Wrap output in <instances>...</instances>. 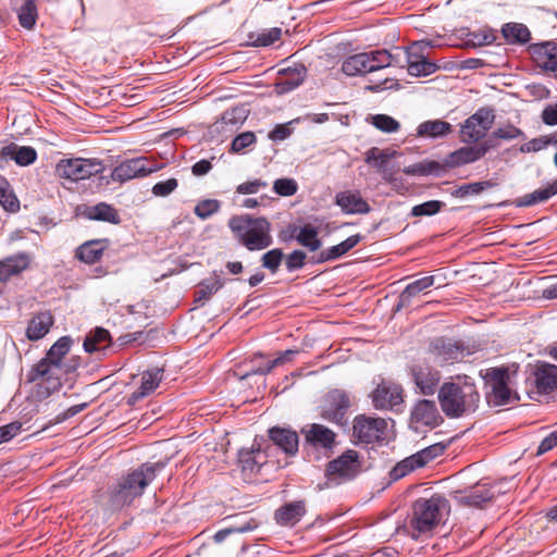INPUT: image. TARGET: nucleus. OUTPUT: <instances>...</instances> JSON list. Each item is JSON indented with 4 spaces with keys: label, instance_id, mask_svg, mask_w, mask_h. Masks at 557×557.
Returning a JSON list of instances; mask_svg holds the SVG:
<instances>
[{
    "label": "nucleus",
    "instance_id": "obj_13",
    "mask_svg": "<svg viewBox=\"0 0 557 557\" xmlns=\"http://www.w3.org/2000/svg\"><path fill=\"white\" fill-rule=\"evenodd\" d=\"M349 407L348 394L342 389H333L325 396L321 417L329 422L341 424Z\"/></svg>",
    "mask_w": 557,
    "mask_h": 557
},
{
    "label": "nucleus",
    "instance_id": "obj_40",
    "mask_svg": "<svg viewBox=\"0 0 557 557\" xmlns=\"http://www.w3.org/2000/svg\"><path fill=\"white\" fill-rule=\"evenodd\" d=\"M451 132V125L441 120L426 121L419 125L418 135L421 137H444Z\"/></svg>",
    "mask_w": 557,
    "mask_h": 557
},
{
    "label": "nucleus",
    "instance_id": "obj_39",
    "mask_svg": "<svg viewBox=\"0 0 557 557\" xmlns=\"http://www.w3.org/2000/svg\"><path fill=\"white\" fill-rule=\"evenodd\" d=\"M396 151L372 147L366 153V162L374 166L380 173L386 171L387 162L396 156Z\"/></svg>",
    "mask_w": 557,
    "mask_h": 557
},
{
    "label": "nucleus",
    "instance_id": "obj_32",
    "mask_svg": "<svg viewBox=\"0 0 557 557\" xmlns=\"http://www.w3.org/2000/svg\"><path fill=\"white\" fill-rule=\"evenodd\" d=\"M502 35L508 45H525L531 40V32L522 23H505L502 26Z\"/></svg>",
    "mask_w": 557,
    "mask_h": 557
},
{
    "label": "nucleus",
    "instance_id": "obj_34",
    "mask_svg": "<svg viewBox=\"0 0 557 557\" xmlns=\"http://www.w3.org/2000/svg\"><path fill=\"white\" fill-rule=\"evenodd\" d=\"M53 324V317L50 312H40L32 318L26 329V336L29 341L42 338Z\"/></svg>",
    "mask_w": 557,
    "mask_h": 557
},
{
    "label": "nucleus",
    "instance_id": "obj_6",
    "mask_svg": "<svg viewBox=\"0 0 557 557\" xmlns=\"http://www.w3.org/2000/svg\"><path fill=\"white\" fill-rule=\"evenodd\" d=\"M431 40H419L404 52L407 71L411 76H428L438 70V65L428 59V50L433 48Z\"/></svg>",
    "mask_w": 557,
    "mask_h": 557
},
{
    "label": "nucleus",
    "instance_id": "obj_43",
    "mask_svg": "<svg viewBox=\"0 0 557 557\" xmlns=\"http://www.w3.org/2000/svg\"><path fill=\"white\" fill-rule=\"evenodd\" d=\"M319 231L311 224H306L300 227L296 235V240L299 245L306 247L310 251H317L321 248L322 242L318 238Z\"/></svg>",
    "mask_w": 557,
    "mask_h": 557
},
{
    "label": "nucleus",
    "instance_id": "obj_35",
    "mask_svg": "<svg viewBox=\"0 0 557 557\" xmlns=\"http://www.w3.org/2000/svg\"><path fill=\"white\" fill-rule=\"evenodd\" d=\"M84 214L89 220L103 221L112 224H119L121 221L117 211L112 206L104 202L87 207Z\"/></svg>",
    "mask_w": 557,
    "mask_h": 557
},
{
    "label": "nucleus",
    "instance_id": "obj_63",
    "mask_svg": "<svg viewBox=\"0 0 557 557\" xmlns=\"http://www.w3.org/2000/svg\"><path fill=\"white\" fill-rule=\"evenodd\" d=\"M306 253L301 250H294L286 258V268L289 272L301 269L305 264Z\"/></svg>",
    "mask_w": 557,
    "mask_h": 557
},
{
    "label": "nucleus",
    "instance_id": "obj_45",
    "mask_svg": "<svg viewBox=\"0 0 557 557\" xmlns=\"http://www.w3.org/2000/svg\"><path fill=\"white\" fill-rule=\"evenodd\" d=\"M422 468L414 455H411L399 461L391 471L389 478L392 481H398L412 472L413 470Z\"/></svg>",
    "mask_w": 557,
    "mask_h": 557
},
{
    "label": "nucleus",
    "instance_id": "obj_29",
    "mask_svg": "<svg viewBox=\"0 0 557 557\" xmlns=\"http://www.w3.org/2000/svg\"><path fill=\"white\" fill-rule=\"evenodd\" d=\"M112 338L110 332L103 327L97 326L86 335L83 346L85 351L89 354H103L108 348H110Z\"/></svg>",
    "mask_w": 557,
    "mask_h": 557
},
{
    "label": "nucleus",
    "instance_id": "obj_47",
    "mask_svg": "<svg viewBox=\"0 0 557 557\" xmlns=\"http://www.w3.org/2000/svg\"><path fill=\"white\" fill-rule=\"evenodd\" d=\"M18 22L26 29L33 28L37 18V9L32 0H24V3L17 11Z\"/></svg>",
    "mask_w": 557,
    "mask_h": 557
},
{
    "label": "nucleus",
    "instance_id": "obj_60",
    "mask_svg": "<svg viewBox=\"0 0 557 557\" xmlns=\"http://www.w3.org/2000/svg\"><path fill=\"white\" fill-rule=\"evenodd\" d=\"M178 186L176 178H169L166 181L158 182L152 187V194L157 197H166L172 194Z\"/></svg>",
    "mask_w": 557,
    "mask_h": 557
},
{
    "label": "nucleus",
    "instance_id": "obj_31",
    "mask_svg": "<svg viewBox=\"0 0 557 557\" xmlns=\"http://www.w3.org/2000/svg\"><path fill=\"white\" fill-rule=\"evenodd\" d=\"M367 54L370 59L368 66V71H370V73L392 65H398L400 67L405 66L400 61V53L394 54L387 50H375L367 52Z\"/></svg>",
    "mask_w": 557,
    "mask_h": 557
},
{
    "label": "nucleus",
    "instance_id": "obj_9",
    "mask_svg": "<svg viewBox=\"0 0 557 557\" xmlns=\"http://www.w3.org/2000/svg\"><path fill=\"white\" fill-rule=\"evenodd\" d=\"M360 469L359 454L354 449H348L329 462L325 474L330 481L339 484L356 478Z\"/></svg>",
    "mask_w": 557,
    "mask_h": 557
},
{
    "label": "nucleus",
    "instance_id": "obj_53",
    "mask_svg": "<svg viewBox=\"0 0 557 557\" xmlns=\"http://www.w3.org/2000/svg\"><path fill=\"white\" fill-rule=\"evenodd\" d=\"M517 138L524 139L525 138L524 133L520 128H518L511 124H507L505 126L498 127L491 135V140L492 139L512 140V139H517Z\"/></svg>",
    "mask_w": 557,
    "mask_h": 557
},
{
    "label": "nucleus",
    "instance_id": "obj_20",
    "mask_svg": "<svg viewBox=\"0 0 557 557\" xmlns=\"http://www.w3.org/2000/svg\"><path fill=\"white\" fill-rule=\"evenodd\" d=\"M416 386L423 395H433L441 381V373L428 364L417 366L412 369Z\"/></svg>",
    "mask_w": 557,
    "mask_h": 557
},
{
    "label": "nucleus",
    "instance_id": "obj_48",
    "mask_svg": "<svg viewBox=\"0 0 557 557\" xmlns=\"http://www.w3.org/2000/svg\"><path fill=\"white\" fill-rule=\"evenodd\" d=\"M239 463L244 471L249 472H259L260 468L263 463L262 455L260 450L258 451H240L239 454Z\"/></svg>",
    "mask_w": 557,
    "mask_h": 557
},
{
    "label": "nucleus",
    "instance_id": "obj_10",
    "mask_svg": "<svg viewBox=\"0 0 557 557\" xmlns=\"http://www.w3.org/2000/svg\"><path fill=\"white\" fill-rule=\"evenodd\" d=\"M430 354L440 366L462 361L470 355L469 349L459 341L437 337L430 344Z\"/></svg>",
    "mask_w": 557,
    "mask_h": 557
},
{
    "label": "nucleus",
    "instance_id": "obj_3",
    "mask_svg": "<svg viewBox=\"0 0 557 557\" xmlns=\"http://www.w3.org/2000/svg\"><path fill=\"white\" fill-rule=\"evenodd\" d=\"M235 238L248 250H262L273 244L271 223L263 216L234 215L227 223Z\"/></svg>",
    "mask_w": 557,
    "mask_h": 557
},
{
    "label": "nucleus",
    "instance_id": "obj_46",
    "mask_svg": "<svg viewBox=\"0 0 557 557\" xmlns=\"http://www.w3.org/2000/svg\"><path fill=\"white\" fill-rule=\"evenodd\" d=\"M282 29L273 27L270 29H263L260 33L251 34L249 36L250 44L255 47H267L274 44L281 38Z\"/></svg>",
    "mask_w": 557,
    "mask_h": 557
},
{
    "label": "nucleus",
    "instance_id": "obj_49",
    "mask_svg": "<svg viewBox=\"0 0 557 557\" xmlns=\"http://www.w3.org/2000/svg\"><path fill=\"white\" fill-rule=\"evenodd\" d=\"M0 203L4 209L10 210L12 212L18 209V202L16 197L13 195L10 189V185L8 181L0 175Z\"/></svg>",
    "mask_w": 557,
    "mask_h": 557
},
{
    "label": "nucleus",
    "instance_id": "obj_50",
    "mask_svg": "<svg viewBox=\"0 0 557 557\" xmlns=\"http://www.w3.org/2000/svg\"><path fill=\"white\" fill-rule=\"evenodd\" d=\"M221 208V202L216 199H205L199 201L195 209L194 213L201 220H207L212 216L214 213L219 212Z\"/></svg>",
    "mask_w": 557,
    "mask_h": 557
},
{
    "label": "nucleus",
    "instance_id": "obj_2",
    "mask_svg": "<svg viewBox=\"0 0 557 557\" xmlns=\"http://www.w3.org/2000/svg\"><path fill=\"white\" fill-rule=\"evenodd\" d=\"M438 404L447 418L457 419L473 413L480 403L475 385L467 380L445 382L437 393Z\"/></svg>",
    "mask_w": 557,
    "mask_h": 557
},
{
    "label": "nucleus",
    "instance_id": "obj_23",
    "mask_svg": "<svg viewBox=\"0 0 557 557\" xmlns=\"http://www.w3.org/2000/svg\"><path fill=\"white\" fill-rule=\"evenodd\" d=\"M307 512L305 500H295L287 503L274 512L275 521L282 527H294Z\"/></svg>",
    "mask_w": 557,
    "mask_h": 557
},
{
    "label": "nucleus",
    "instance_id": "obj_58",
    "mask_svg": "<svg viewBox=\"0 0 557 557\" xmlns=\"http://www.w3.org/2000/svg\"><path fill=\"white\" fill-rule=\"evenodd\" d=\"M444 450V446L440 445H431L426 448L421 449L420 451L413 454L421 465V467H424L428 462L435 459L437 456H440Z\"/></svg>",
    "mask_w": 557,
    "mask_h": 557
},
{
    "label": "nucleus",
    "instance_id": "obj_5",
    "mask_svg": "<svg viewBox=\"0 0 557 557\" xmlns=\"http://www.w3.org/2000/svg\"><path fill=\"white\" fill-rule=\"evenodd\" d=\"M486 392V400L492 406H504L519 399L508 386L509 372L505 368H492L483 375Z\"/></svg>",
    "mask_w": 557,
    "mask_h": 557
},
{
    "label": "nucleus",
    "instance_id": "obj_44",
    "mask_svg": "<svg viewBox=\"0 0 557 557\" xmlns=\"http://www.w3.org/2000/svg\"><path fill=\"white\" fill-rule=\"evenodd\" d=\"M537 63L547 71H557V44L545 42L541 46L537 55Z\"/></svg>",
    "mask_w": 557,
    "mask_h": 557
},
{
    "label": "nucleus",
    "instance_id": "obj_33",
    "mask_svg": "<svg viewBox=\"0 0 557 557\" xmlns=\"http://www.w3.org/2000/svg\"><path fill=\"white\" fill-rule=\"evenodd\" d=\"M557 195V178L548 183L546 186L535 189L532 193L525 194L517 199L518 207H532L542 203Z\"/></svg>",
    "mask_w": 557,
    "mask_h": 557
},
{
    "label": "nucleus",
    "instance_id": "obj_17",
    "mask_svg": "<svg viewBox=\"0 0 557 557\" xmlns=\"http://www.w3.org/2000/svg\"><path fill=\"white\" fill-rule=\"evenodd\" d=\"M403 389L399 385L382 382L372 392V403L376 409H391L403 401Z\"/></svg>",
    "mask_w": 557,
    "mask_h": 557
},
{
    "label": "nucleus",
    "instance_id": "obj_42",
    "mask_svg": "<svg viewBox=\"0 0 557 557\" xmlns=\"http://www.w3.org/2000/svg\"><path fill=\"white\" fill-rule=\"evenodd\" d=\"M224 285V282L220 278V276L214 272L213 277L203 280L199 283L197 290L195 292V301L196 302H205L212 295H214L219 289H221Z\"/></svg>",
    "mask_w": 557,
    "mask_h": 557
},
{
    "label": "nucleus",
    "instance_id": "obj_61",
    "mask_svg": "<svg viewBox=\"0 0 557 557\" xmlns=\"http://www.w3.org/2000/svg\"><path fill=\"white\" fill-rule=\"evenodd\" d=\"M256 141V136L252 132H245L237 135L232 141V150L240 152L245 148L251 146Z\"/></svg>",
    "mask_w": 557,
    "mask_h": 557
},
{
    "label": "nucleus",
    "instance_id": "obj_38",
    "mask_svg": "<svg viewBox=\"0 0 557 557\" xmlns=\"http://www.w3.org/2000/svg\"><path fill=\"white\" fill-rule=\"evenodd\" d=\"M369 60L367 52L350 55L343 61L342 71L347 76L370 73V71H368Z\"/></svg>",
    "mask_w": 557,
    "mask_h": 557
},
{
    "label": "nucleus",
    "instance_id": "obj_52",
    "mask_svg": "<svg viewBox=\"0 0 557 557\" xmlns=\"http://www.w3.org/2000/svg\"><path fill=\"white\" fill-rule=\"evenodd\" d=\"M283 257H284L283 250L280 248H274L272 250H269L261 258L262 267L270 270L271 273L274 274L277 272V270L281 265Z\"/></svg>",
    "mask_w": 557,
    "mask_h": 557
},
{
    "label": "nucleus",
    "instance_id": "obj_16",
    "mask_svg": "<svg viewBox=\"0 0 557 557\" xmlns=\"http://www.w3.org/2000/svg\"><path fill=\"white\" fill-rule=\"evenodd\" d=\"M306 443L314 448L332 450L336 444V434L325 425L312 423L301 430Z\"/></svg>",
    "mask_w": 557,
    "mask_h": 557
},
{
    "label": "nucleus",
    "instance_id": "obj_15",
    "mask_svg": "<svg viewBox=\"0 0 557 557\" xmlns=\"http://www.w3.org/2000/svg\"><path fill=\"white\" fill-rule=\"evenodd\" d=\"M158 169L159 168H149L146 158H134L125 160L115 166L112 172V178L117 182H126L135 177L146 176L156 172Z\"/></svg>",
    "mask_w": 557,
    "mask_h": 557
},
{
    "label": "nucleus",
    "instance_id": "obj_30",
    "mask_svg": "<svg viewBox=\"0 0 557 557\" xmlns=\"http://www.w3.org/2000/svg\"><path fill=\"white\" fill-rule=\"evenodd\" d=\"M283 76L275 83V90L278 94H286L297 88L305 79L306 69L299 66L294 70L286 69L282 71Z\"/></svg>",
    "mask_w": 557,
    "mask_h": 557
},
{
    "label": "nucleus",
    "instance_id": "obj_36",
    "mask_svg": "<svg viewBox=\"0 0 557 557\" xmlns=\"http://www.w3.org/2000/svg\"><path fill=\"white\" fill-rule=\"evenodd\" d=\"M434 282L435 277L430 275L421 277L408 284L399 296V304L397 306V310H399L400 307L408 306L413 297H416L418 294L425 290L426 288L433 286Z\"/></svg>",
    "mask_w": 557,
    "mask_h": 557
},
{
    "label": "nucleus",
    "instance_id": "obj_7",
    "mask_svg": "<svg viewBox=\"0 0 557 557\" xmlns=\"http://www.w3.org/2000/svg\"><path fill=\"white\" fill-rule=\"evenodd\" d=\"M103 164L97 159H63L55 168L57 174L71 181L87 180L103 172Z\"/></svg>",
    "mask_w": 557,
    "mask_h": 557
},
{
    "label": "nucleus",
    "instance_id": "obj_21",
    "mask_svg": "<svg viewBox=\"0 0 557 557\" xmlns=\"http://www.w3.org/2000/svg\"><path fill=\"white\" fill-rule=\"evenodd\" d=\"M488 151L487 145L461 147L449 153L444 160L443 166L456 168L475 162Z\"/></svg>",
    "mask_w": 557,
    "mask_h": 557
},
{
    "label": "nucleus",
    "instance_id": "obj_22",
    "mask_svg": "<svg viewBox=\"0 0 557 557\" xmlns=\"http://www.w3.org/2000/svg\"><path fill=\"white\" fill-rule=\"evenodd\" d=\"M162 379L163 370L160 368L145 371L141 375L140 386L128 396L127 404L134 406L143 398L149 396L158 388Z\"/></svg>",
    "mask_w": 557,
    "mask_h": 557
},
{
    "label": "nucleus",
    "instance_id": "obj_41",
    "mask_svg": "<svg viewBox=\"0 0 557 557\" xmlns=\"http://www.w3.org/2000/svg\"><path fill=\"white\" fill-rule=\"evenodd\" d=\"M444 171L442 163L437 161L424 160L406 166L403 172L412 176L441 175Z\"/></svg>",
    "mask_w": 557,
    "mask_h": 557
},
{
    "label": "nucleus",
    "instance_id": "obj_24",
    "mask_svg": "<svg viewBox=\"0 0 557 557\" xmlns=\"http://www.w3.org/2000/svg\"><path fill=\"white\" fill-rule=\"evenodd\" d=\"M36 159L37 152L29 146H18L12 143L0 150V161L14 160L21 166H27L34 163Z\"/></svg>",
    "mask_w": 557,
    "mask_h": 557
},
{
    "label": "nucleus",
    "instance_id": "obj_62",
    "mask_svg": "<svg viewBox=\"0 0 557 557\" xmlns=\"http://www.w3.org/2000/svg\"><path fill=\"white\" fill-rule=\"evenodd\" d=\"M21 429L22 423L18 421H14L7 425L0 426V444L12 440L21 432Z\"/></svg>",
    "mask_w": 557,
    "mask_h": 557
},
{
    "label": "nucleus",
    "instance_id": "obj_51",
    "mask_svg": "<svg viewBox=\"0 0 557 557\" xmlns=\"http://www.w3.org/2000/svg\"><path fill=\"white\" fill-rule=\"evenodd\" d=\"M372 124L383 133H396L400 124L394 117L386 114H376L371 117Z\"/></svg>",
    "mask_w": 557,
    "mask_h": 557
},
{
    "label": "nucleus",
    "instance_id": "obj_25",
    "mask_svg": "<svg viewBox=\"0 0 557 557\" xmlns=\"http://www.w3.org/2000/svg\"><path fill=\"white\" fill-rule=\"evenodd\" d=\"M109 506L112 510H119L129 506L138 496V494L120 478L109 492Z\"/></svg>",
    "mask_w": 557,
    "mask_h": 557
},
{
    "label": "nucleus",
    "instance_id": "obj_1",
    "mask_svg": "<svg viewBox=\"0 0 557 557\" xmlns=\"http://www.w3.org/2000/svg\"><path fill=\"white\" fill-rule=\"evenodd\" d=\"M73 341L70 336L59 338L35 368L29 371L30 382L39 381L38 394L49 396L61 387L62 359L70 351Z\"/></svg>",
    "mask_w": 557,
    "mask_h": 557
},
{
    "label": "nucleus",
    "instance_id": "obj_26",
    "mask_svg": "<svg viewBox=\"0 0 557 557\" xmlns=\"http://www.w3.org/2000/svg\"><path fill=\"white\" fill-rule=\"evenodd\" d=\"M271 441L287 455L298 451V434L286 428L273 426L269 430Z\"/></svg>",
    "mask_w": 557,
    "mask_h": 557
},
{
    "label": "nucleus",
    "instance_id": "obj_8",
    "mask_svg": "<svg viewBox=\"0 0 557 557\" xmlns=\"http://www.w3.org/2000/svg\"><path fill=\"white\" fill-rule=\"evenodd\" d=\"M495 120L494 110L491 108H480L475 113L470 115L461 125V140L466 144H474L481 140Z\"/></svg>",
    "mask_w": 557,
    "mask_h": 557
},
{
    "label": "nucleus",
    "instance_id": "obj_12",
    "mask_svg": "<svg viewBox=\"0 0 557 557\" xmlns=\"http://www.w3.org/2000/svg\"><path fill=\"white\" fill-rule=\"evenodd\" d=\"M165 465L164 461L145 462L121 478L140 497L145 488L157 478V474L165 468Z\"/></svg>",
    "mask_w": 557,
    "mask_h": 557
},
{
    "label": "nucleus",
    "instance_id": "obj_64",
    "mask_svg": "<svg viewBox=\"0 0 557 557\" xmlns=\"http://www.w3.org/2000/svg\"><path fill=\"white\" fill-rule=\"evenodd\" d=\"M268 184L261 180H255L239 184L236 191L242 195L256 194L260 188L267 187Z\"/></svg>",
    "mask_w": 557,
    "mask_h": 557
},
{
    "label": "nucleus",
    "instance_id": "obj_19",
    "mask_svg": "<svg viewBox=\"0 0 557 557\" xmlns=\"http://www.w3.org/2000/svg\"><path fill=\"white\" fill-rule=\"evenodd\" d=\"M335 205L345 214H367L371 207L357 190H343L336 194Z\"/></svg>",
    "mask_w": 557,
    "mask_h": 557
},
{
    "label": "nucleus",
    "instance_id": "obj_54",
    "mask_svg": "<svg viewBox=\"0 0 557 557\" xmlns=\"http://www.w3.org/2000/svg\"><path fill=\"white\" fill-rule=\"evenodd\" d=\"M496 39L494 33L490 29L471 32L468 34L467 45L481 47L492 44Z\"/></svg>",
    "mask_w": 557,
    "mask_h": 557
},
{
    "label": "nucleus",
    "instance_id": "obj_55",
    "mask_svg": "<svg viewBox=\"0 0 557 557\" xmlns=\"http://www.w3.org/2000/svg\"><path fill=\"white\" fill-rule=\"evenodd\" d=\"M298 185L293 178H278L273 184V190L284 197L293 196L297 193Z\"/></svg>",
    "mask_w": 557,
    "mask_h": 557
},
{
    "label": "nucleus",
    "instance_id": "obj_37",
    "mask_svg": "<svg viewBox=\"0 0 557 557\" xmlns=\"http://www.w3.org/2000/svg\"><path fill=\"white\" fill-rule=\"evenodd\" d=\"M106 247L107 240H90L77 249L76 256L85 263L92 264L100 260Z\"/></svg>",
    "mask_w": 557,
    "mask_h": 557
},
{
    "label": "nucleus",
    "instance_id": "obj_28",
    "mask_svg": "<svg viewBox=\"0 0 557 557\" xmlns=\"http://www.w3.org/2000/svg\"><path fill=\"white\" fill-rule=\"evenodd\" d=\"M534 376L540 393L548 394L557 388V366L541 363L537 366Z\"/></svg>",
    "mask_w": 557,
    "mask_h": 557
},
{
    "label": "nucleus",
    "instance_id": "obj_4",
    "mask_svg": "<svg viewBox=\"0 0 557 557\" xmlns=\"http://www.w3.org/2000/svg\"><path fill=\"white\" fill-rule=\"evenodd\" d=\"M448 510V502L441 495L431 498H419L412 506V513L406 530L418 540L433 531L440 523L443 512Z\"/></svg>",
    "mask_w": 557,
    "mask_h": 557
},
{
    "label": "nucleus",
    "instance_id": "obj_57",
    "mask_svg": "<svg viewBox=\"0 0 557 557\" xmlns=\"http://www.w3.org/2000/svg\"><path fill=\"white\" fill-rule=\"evenodd\" d=\"M346 252H347V250L345 249L344 245L342 243H339L338 245H335V246H332V247H330L327 249L322 250L318 255V257L314 260V262L323 263V262H327V261H333V260H336V259L341 258Z\"/></svg>",
    "mask_w": 557,
    "mask_h": 557
},
{
    "label": "nucleus",
    "instance_id": "obj_11",
    "mask_svg": "<svg viewBox=\"0 0 557 557\" xmlns=\"http://www.w3.org/2000/svg\"><path fill=\"white\" fill-rule=\"evenodd\" d=\"M386 428L383 418L359 414L354 419L352 436L361 443H374L383 438Z\"/></svg>",
    "mask_w": 557,
    "mask_h": 557
},
{
    "label": "nucleus",
    "instance_id": "obj_14",
    "mask_svg": "<svg viewBox=\"0 0 557 557\" xmlns=\"http://www.w3.org/2000/svg\"><path fill=\"white\" fill-rule=\"evenodd\" d=\"M494 491L487 483H478L465 491L456 490L451 493L453 499L462 506L481 507L484 503L492 500Z\"/></svg>",
    "mask_w": 557,
    "mask_h": 557
},
{
    "label": "nucleus",
    "instance_id": "obj_59",
    "mask_svg": "<svg viewBox=\"0 0 557 557\" xmlns=\"http://www.w3.org/2000/svg\"><path fill=\"white\" fill-rule=\"evenodd\" d=\"M495 186V183L491 181L475 182L466 184L459 187L458 194L463 197L470 194L478 195L485 189L492 188Z\"/></svg>",
    "mask_w": 557,
    "mask_h": 557
},
{
    "label": "nucleus",
    "instance_id": "obj_56",
    "mask_svg": "<svg viewBox=\"0 0 557 557\" xmlns=\"http://www.w3.org/2000/svg\"><path fill=\"white\" fill-rule=\"evenodd\" d=\"M443 206V202L438 200H430L421 205H417L411 209L413 216H430L437 213Z\"/></svg>",
    "mask_w": 557,
    "mask_h": 557
},
{
    "label": "nucleus",
    "instance_id": "obj_18",
    "mask_svg": "<svg viewBox=\"0 0 557 557\" xmlns=\"http://www.w3.org/2000/svg\"><path fill=\"white\" fill-rule=\"evenodd\" d=\"M443 421L436 404L433 400L422 399L416 404L411 411V424L437 426Z\"/></svg>",
    "mask_w": 557,
    "mask_h": 557
},
{
    "label": "nucleus",
    "instance_id": "obj_27",
    "mask_svg": "<svg viewBox=\"0 0 557 557\" xmlns=\"http://www.w3.org/2000/svg\"><path fill=\"white\" fill-rule=\"evenodd\" d=\"M30 256L21 252L0 261V282H7L28 268Z\"/></svg>",
    "mask_w": 557,
    "mask_h": 557
}]
</instances>
